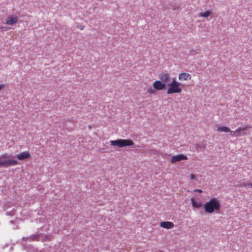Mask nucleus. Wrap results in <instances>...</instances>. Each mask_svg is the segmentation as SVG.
Wrapping results in <instances>:
<instances>
[{
  "instance_id": "nucleus-1",
  "label": "nucleus",
  "mask_w": 252,
  "mask_h": 252,
  "mask_svg": "<svg viewBox=\"0 0 252 252\" xmlns=\"http://www.w3.org/2000/svg\"><path fill=\"white\" fill-rule=\"evenodd\" d=\"M220 207V203L217 198H212L204 205L205 211L208 213H212L214 212L219 213Z\"/></svg>"
},
{
  "instance_id": "nucleus-2",
  "label": "nucleus",
  "mask_w": 252,
  "mask_h": 252,
  "mask_svg": "<svg viewBox=\"0 0 252 252\" xmlns=\"http://www.w3.org/2000/svg\"><path fill=\"white\" fill-rule=\"evenodd\" d=\"M10 156L6 153L0 156V168H7L9 166L18 164L17 160L10 158Z\"/></svg>"
},
{
  "instance_id": "nucleus-3",
  "label": "nucleus",
  "mask_w": 252,
  "mask_h": 252,
  "mask_svg": "<svg viewBox=\"0 0 252 252\" xmlns=\"http://www.w3.org/2000/svg\"><path fill=\"white\" fill-rule=\"evenodd\" d=\"M167 86H169L167 91V94H168L180 93L182 92L181 84L177 82L175 78H172L171 83H169Z\"/></svg>"
},
{
  "instance_id": "nucleus-4",
  "label": "nucleus",
  "mask_w": 252,
  "mask_h": 252,
  "mask_svg": "<svg viewBox=\"0 0 252 252\" xmlns=\"http://www.w3.org/2000/svg\"><path fill=\"white\" fill-rule=\"evenodd\" d=\"M111 144L113 146L122 148L127 146H133L134 142L130 139H119L116 140L110 141Z\"/></svg>"
},
{
  "instance_id": "nucleus-5",
  "label": "nucleus",
  "mask_w": 252,
  "mask_h": 252,
  "mask_svg": "<svg viewBox=\"0 0 252 252\" xmlns=\"http://www.w3.org/2000/svg\"><path fill=\"white\" fill-rule=\"evenodd\" d=\"M155 89L158 90H163L166 87V84L159 80L155 81L153 84Z\"/></svg>"
},
{
  "instance_id": "nucleus-6",
  "label": "nucleus",
  "mask_w": 252,
  "mask_h": 252,
  "mask_svg": "<svg viewBox=\"0 0 252 252\" xmlns=\"http://www.w3.org/2000/svg\"><path fill=\"white\" fill-rule=\"evenodd\" d=\"M188 158L184 154H181L178 155L173 156L171 159V162L172 163H175L178 161H180L181 160H187Z\"/></svg>"
},
{
  "instance_id": "nucleus-7",
  "label": "nucleus",
  "mask_w": 252,
  "mask_h": 252,
  "mask_svg": "<svg viewBox=\"0 0 252 252\" xmlns=\"http://www.w3.org/2000/svg\"><path fill=\"white\" fill-rule=\"evenodd\" d=\"M31 155L29 151L23 152L19 154L16 155L15 157L19 160H24L30 158Z\"/></svg>"
},
{
  "instance_id": "nucleus-8",
  "label": "nucleus",
  "mask_w": 252,
  "mask_h": 252,
  "mask_svg": "<svg viewBox=\"0 0 252 252\" xmlns=\"http://www.w3.org/2000/svg\"><path fill=\"white\" fill-rule=\"evenodd\" d=\"M170 78V74L168 73H162L159 75V78L163 83L168 82Z\"/></svg>"
},
{
  "instance_id": "nucleus-9",
  "label": "nucleus",
  "mask_w": 252,
  "mask_h": 252,
  "mask_svg": "<svg viewBox=\"0 0 252 252\" xmlns=\"http://www.w3.org/2000/svg\"><path fill=\"white\" fill-rule=\"evenodd\" d=\"M160 226L166 229H171L174 227V223L171 221H163L160 222Z\"/></svg>"
},
{
  "instance_id": "nucleus-10",
  "label": "nucleus",
  "mask_w": 252,
  "mask_h": 252,
  "mask_svg": "<svg viewBox=\"0 0 252 252\" xmlns=\"http://www.w3.org/2000/svg\"><path fill=\"white\" fill-rule=\"evenodd\" d=\"M190 74L185 72L181 73L179 74V79L181 81H186L191 79Z\"/></svg>"
},
{
  "instance_id": "nucleus-11",
  "label": "nucleus",
  "mask_w": 252,
  "mask_h": 252,
  "mask_svg": "<svg viewBox=\"0 0 252 252\" xmlns=\"http://www.w3.org/2000/svg\"><path fill=\"white\" fill-rule=\"evenodd\" d=\"M18 21V17L10 16L8 18V20H7L5 24L7 25L12 26L17 23Z\"/></svg>"
},
{
  "instance_id": "nucleus-12",
  "label": "nucleus",
  "mask_w": 252,
  "mask_h": 252,
  "mask_svg": "<svg viewBox=\"0 0 252 252\" xmlns=\"http://www.w3.org/2000/svg\"><path fill=\"white\" fill-rule=\"evenodd\" d=\"M194 148L197 152H203L205 148V146L203 143H197L194 145Z\"/></svg>"
},
{
  "instance_id": "nucleus-13",
  "label": "nucleus",
  "mask_w": 252,
  "mask_h": 252,
  "mask_svg": "<svg viewBox=\"0 0 252 252\" xmlns=\"http://www.w3.org/2000/svg\"><path fill=\"white\" fill-rule=\"evenodd\" d=\"M40 234L38 233V232L36 233L35 234H32L31 235L30 237H23L22 238V240L23 241H27L30 238L32 241L36 240H37V237H38Z\"/></svg>"
},
{
  "instance_id": "nucleus-14",
  "label": "nucleus",
  "mask_w": 252,
  "mask_h": 252,
  "mask_svg": "<svg viewBox=\"0 0 252 252\" xmlns=\"http://www.w3.org/2000/svg\"><path fill=\"white\" fill-rule=\"evenodd\" d=\"M247 127H245L243 128H238V129H237L235 130V132H238V133L237 134V135H238V136L244 135L246 134V133H247V132H245V131L247 130Z\"/></svg>"
},
{
  "instance_id": "nucleus-15",
  "label": "nucleus",
  "mask_w": 252,
  "mask_h": 252,
  "mask_svg": "<svg viewBox=\"0 0 252 252\" xmlns=\"http://www.w3.org/2000/svg\"><path fill=\"white\" fill-rule=\"evenodd\" d=\"M191 201L192 206L195 208H199L202 205V203L201 202H196L193 198L191 199Z\"/></svg>"
},
{
  "instance_id": "nucleus-16",
  "label": "nucleus",
  "mask_w": 252,
  "mask_h": 252,
  "mask_svg": "<svg viewBox=\"0 0 252 252\" xmlns=\"http://www.w3.org/2000/svg\"><path fill=\"white\" fill-rule=\"evenodd\" d=\"M217 130L219 131L220 132H230L231 133L233 132V131L232 130H231L229 128H228L226 126L219 127L217 128Z\"/></svg>"
},
{
  "instance_id": "nucleus-17",
  "label": "nucleus",
  "mask_w": 252,
  "mask_h": 252,
  "mask_svg": "<svg viewBox=\"0 0 252 252\" xmlns=\"http://www.w3.org/2000/svg\"><path fill=\"white\" fill-rule=\"evenodd\" d=\"M211 14V11H210L209 10H207V11H205L204 12L199 13L198 16L199 17H207L209 15H210Z\"/></svg>"
},
{
  "instance_id": "nucleus-18",
  "label": "nucleus",
  "mask_w": 252,
  "mask_h": 252,
  "mask_svg": "<svg viewBox=\"0 0 252 252\" xmlns=\"http://www.w3.org/2000/svg\"><path fill=\"white\" fill-rule=\"evenodd\" d=\"M251 183H240L237 186L239 188H245L247 187L248 186L250 187V184Z\"/></svg>"
},
{
  "instance_id": "nucleus-19",
  "label": "nucleus",
  "mask_w": 252,
  "mask_h": 252,
  "mask_svg": "<svg viewBox=\"0 0 252 252\" xmlns=\"http://www.w3.org/2000/svg\"><path fill=\"white\" fill-rule=\"evenodd\" d=\"M148 92L151 94H155V91L154 89H153L152 87H150L148 89Z\"/></svg>"
},
{
  "instance_id": "nucleus-20",
  "label": "nucleus",
  "mask_w": 252,
  "mask_h": 252,
  "mask_svg": "<svg viewBox=\"0 0 252 252\" xmlns=\"http://www.w3.org/2000/svg\"><path fill=\"white\" fill-rule=\"evenodd\" d=\"M6 215L7 216H13L14 214V212L13 211H7L6 212Z\"/></svg>"
},
{
  "instance_id": "nucleus-21",
  "label": "nucleus",
  "mask_w": 252,
  "mask_h": 252,
  "mask_svg": "<svg viewBox=\"0 0 252 252\" xmlns=\"http://www.w3.org/2000/svg\"><path fill=\"white\" fill-rule=\"evenodd\" d=\"M191 180H194L195 179V176L194 174H191L190 176Z\"/></svg>"
},
{
  "instance_id": "nucleus-22",
  "label": "nucleus",
  "mask_w": 252,
  "mask_h": 252,
  "mask_svg": "<svg viewBox=\"0 0 252 252\" xmlns=\"http://www.w3.org/2000/svg\"><path fill=\"white\" fill-rule=\"evenodd\" d=\"M194 192H199V193H201L202 192V190L201 189H194Z\"/></svg>"
},
{
  "instance_id": "nucleus-23",
  "label": "nucleus",
  "mask_w": 252,
  "mask_h": 252,
  "mask_svg": "<svg viewBox=\"0 0 252 252\" xmlns=\"http://www.w3.org/2000/svg\"><path fill=\"white\" fill-rule=\"evenodd\" d=\"M5 86L4 84H0V90H2L4 88Z\"/></svg>"
},
{
  "instance_id": "nucleus-24",
  "label": "nucleus",
  "mask_w": 252,
  "mask_h": 252,
  "mask_svg": "<svg viewBox=\"0 0 252 252\" xmlns=\"http://www.w3.org/2000/svg\"><path fill=\"white\" fill-rule=\"evenodd\" d=\"M77 28L78 29H80L81 30H83L84 29V27H83L82 26H78Z\"/></svg>"
},
{
  "instance_id": "nucleus-25",
  "label": "nucleus",
  "mask_w": 252,
  "mask_h": 252,
  "mask_svg": "<svg viewBox=\"0 0 252 252\" xmlns=\"http://www.w3.org/2000/svg\"><path fill=\"white\" fill-rule=\"evenodd\" d=\"M10 222L11 223H13L14 222V221L13 220H10Z\"/></svg>"
},
{
  "instance_id": "nucleus-26",
  "label": "nucleus",
  "mask_w": 252,
  "mask_h": 252,
  "mask_svg": "<svg viewBox=\"0 0 252 252\" xmlns=\"http://www.w3.org/2000/svg\"><path fill=\"white\" fill-rule=\"evenodd\" d=\"M250 187L252 188V183L250 184Z\"/></svg>"
}]
</instances>
